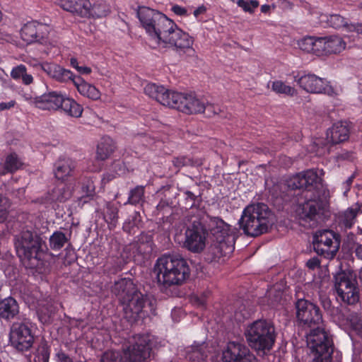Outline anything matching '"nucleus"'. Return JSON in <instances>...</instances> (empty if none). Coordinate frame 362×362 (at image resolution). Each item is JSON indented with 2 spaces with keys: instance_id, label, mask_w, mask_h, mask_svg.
Listing matches in <instances>:
<instances>
[{
  "instance_id": "1",
  "label": "nucleus",
  "mask_w": 362,
  "mask_h": 362,
  "mask_svg": "<svg viewBox=\"0 0 362 362\" xmlns=\"http://www.w3.org/2000/svg\"><path fill=\"white\" fill-rule=\"evenodd\" d=\"M153 273L158 287L163 290L182 285L189 277L190 269L180 255H164L156 260Z\"/></svg>"
},
{
  "instance_id": "2",
  "label": "nucleus",
  "mask_w": 362,
  "mask_h": 362,
  "mask_svg": "<svg viewBox=\"0 0 362 362\" xmlns=\"http://www.w3.org/2000/svg\"><path fill=\"white\" fill-rule=\"evenodd\" d=\"M111 291L122 306L124 317L128 322L134 323L141 317L147 296L138 289L131 279L122 278L115 281Z\"/></svg>"
},
{
  "instance_id": "3",
  "label": "nucleus",
  "mask_w": 362,
  "mask_h": 362,
  "mask_svg": "<svg viewBox=\"0 0 362 362\" xmlns=\"http://www.w3.org/2000/svg\"><path fill=\"white\" fill-rule=\"evenodd\" d=\"M209 227L214 240L206 259L210 262H218L233 252L235 238L230 233V226L218 217L210 218Z\"/></svg>"
},
{
  "instance_id": "4",
  "label": "nucleus",
  "mask_w": 362,
  "mask_h": 362,
  "mask_svg": "<svg viewBox=\"0 0 362 362\" xmlns=\"http://www.w3.org/2000/svg\"><path fill=\"white\" fill-rule=\"evenodd\" d=\"M240 224L246 235L257 237L268 231L273 224V214L263 203L251 204L244 209Z\"/></svg>"
},
{
  "instance_id": "5",
  "label": "nucleus",
  "mask_w": 362,
  "mask_h": 362,
  "mask_svg": "<svg viewBox=\"0 0 362 362\" xmlns=\"http://www.w3.org/2000/svg\"><path fill=\"white\" fill-rule=\"evenodd\" d=\"M15 247L18 255L27 267H38L41 256L44 253L45 243L36 232L23 230L15 238Z\"/></svg>"
},
{
  "instance_id": "6",
  "label": "nucleus",
  "mask_w": 362,
  "mask_h": 362,
  "mask_svg": "<svg viewBox=\"0 0 362 362\" xmlns=\"http://www.w3.org/2000/svg\"><path fill=\"white\" fill-rule=\"evenodd\" d=\"M248 345L258 352L270 351L275 342L276 332L273 323L267 320H257L250 324L245 332Z\"/></svg>"
},
{
  "instance_id": "7",
  "label": "nucleus",
  "mask_w": 362,
  "mask_h": 362,
  "mask_svg": "<svg viewBox=\"0 0 362 362\" xmlns=\"http://www.w3.org/2000/svg\"><path fill=\"white\" fill-rule=\"evenodd\" d=\"M137 16L146 32L158 44L166 33L175 27V23L166 16L148 7H139Z\"/></svg>"
},
{
  "instance_id": "8",
  "label": "nucleus",
  "mask_w": 362,
  "mask_h": 362,
  "mask_svg": "<svg viewBox=\"0 0 362 362\" xmlns=\"http://www.w3.org/2000/svg\"><path fill=\"white\" fill-rule=\"evenodd\" d=\"M306 341L313 356V362L332 361L333 343L323 326L310 329L306 334Z\"/></svg>"
},
{
  "instance_id": "9",
  "label": "nucleus",
  "mask_w": 362,
  "mask_h": 362,
  "mask_svg": "<svg viewBox=\"0 0 362 362\" xmlns=\"http://www.w3.org/2000/svg\"><path fill=\"white\" fill-rule=\"evenodd\" d=\"M151 339L148 334L132 336L128 344L122 348V355L124 362H145L150 357Z\"/></svg>"
},
{
  "instance_id": "10",
  "label": "nucleus",
  "mask_w": 362,
  "mask_h": 362,
  "mask_svg": "<svg viewBox=\"0 0 362 362\" xmlns=\"http://www.w3.org/2000/svg\"><path fill=\"white\" fill-rule=\"evenodd\" d=\"M296 317L298 322L310 329L323 326L322 315L320 308L313 303L299 299L296 303Z\"/></svg>"
},
{
  "instance_id": "11",
  "label": "nucleus",
  "mask_w": 362,
  "mask_h": 362,
  "mask_svg": "<svg viewBox=\"0 0 362 362\" xmlns=\"http://www.w3.org/2000/svg\"><path fill=\"white\" fill-rule=\"evenodd\" d=\"M356 281L352 275L344 272L334 276V288L341 301L352 305L359 300Z\"/></svg>"
},
{
  "instance_id": "12",
  "label": "nucleus",
  "mask_w": 362,
  "mask_h": 362,
  "mask_svg": "<svg viewBox=\"0 0 362 362\" xmlns=\"http://www.w3.org/2000/svg\"><path fill=\"white\" fill-rule=\"evenodd\" d=\"M340 246L339 235L331 230H324L315 233L313 240L315 251L327 259H332Z\"/></svg>"
},
{
  "instance_id": "13",
  "label": "nucleus",
  "mask_w": 362,
  "mask_h": 362,
  "mask_svg": "<svg viewBox=\"0 0 362 362\" xmlns=\"http://www.w3.org/2000/svg\"><path fill=\"white\" fill-rule=\"evenodd\" d=\"M35 340L29 326L23 322H13L10 328L9 341L16 350L23 352L29 350Z\"/></svg>"
},
{
  "instance_id": "14",
  "label": "nucleus",
  "mask_w": 362,
  "mask_h": 362,
  "mask_svg": "<svg viewBox=\"0 0 362 362\" xmlns=\"http://www.w3.org/2000/svg\"><path fill=\"white\" fill-rule=\"evenodd\" d=\"M208 235L204 226L198 221H194L186 229L183 247L194 253H199L206 247V240Z\"/></svg>"
},
{
  "instance_id": "15",
  "label": "nucleus",
  "mask_w": 362,
  "mask_h": 362,
  "mask_svg": "<svg viewBox=\"0 0 362 362\" xmlns=\"http://www.w3.org/2000/svg\"><path fill=\"white\" fill-rule=\"evenodd\" d=\"M321 178L313 169L299 173L287 180V186L291 189L317 191L322 186Z\"/></svg>"
},
{
  "instance_id": "16",
  "label": "nucleus",
  "mask_w": 362,
  "mask_h": 362,
  "mask_svg": "<svg viewBox=\"0 0 362 362\" xmlns=\"http://www.w3.org/2000/svg\"><path fill=\"white\" fill-rule=\"evenodd\" d=\"M223 362H257L256 356L244 344L229 341L222 352Z\"/></svg>"
},
{
  "instance_id": "17",
  "label": "nucleus",
  "mask_w": 362,
  "mask_h": 362,
  "mask_svg": "<svg viewBox=\"0 0 362 362\" xmlns=\"http://www.w3.org/2000/svg\"><path fill=\"white\" fill-rule=\"evenodd\" d=\"M171 99L173 100L171 108L188 115L202 113L204 109V100L192 94L177 92V94H173Z\"/></svg>"
},
{
  "instance_id": "18",
  "label": "nucleus",
  "mask_w": 362,
  "mask_h": 362,
  "mask_svg": "<svg viewBox=\"0 0 362 362\" xmlns=\"http://www.w3.org/2000/svg\"><path fill=\"white\" fill-rule=\"evenodd\" d=\"M295 81L303 90L310 93H325L329 96L337 94L329 82L315 74H306L298 78L295 77Z\"/></svg>"
},
{
  "instance_id": "19",
  "label": "nucleus",
  "mask_w": 362,
  "mask_h": 362,
  "mask_svg": "<svg viewBox=\"0 0 362 362\" xmlns=\"http://www.w3.org/2000/svg\"><path fill=\"white\" fill-rule=\"evenodd\" d=\"M160 43H163L165 47H174L177 51L185 52L189 49L192 50L193 40L175 24V27L172 28L163 36Z\"/></svg>"
},
{
  "instance_id": "20",
  "label": "nucleus",
  "mask_w": 362,
  "mask_h": 362,
  "mask_svg": "<svg viewBox=\"0 0 362 362\" xmlns=\"http://www.w3.org/2000/svg\"><path fill=\"white\" fill-rule=\"evenodd\" d=\"M326 207V203L319 197L314 195L300 204L297 209V213L300 218L305 221H315L323 214Z\"/></svg>"
},
{
  "instance_id": "21",
  "label": "nucleus",
  "mask_w": 362,
  "mask_h": 362,
  "mask_svg": "<svg viewBox=\"0 0 362 362\" xmlns=\"http://www.w3.org/2000/svg\"><path fill=\"white\" fill-rule=\"evenodd\" d=\"M49 27L47 24L33 21L25 23L21 28L22 39L28 43L39 42L43 44L48 37Z\"/></svg>"
},
{
  "instance_id": "22",
  "label": "nucleus",
  "mask_w": 362,
  "mask_h": 362,
  "mask_svg": "<svg viewBox=\"0 0 362 362\" xmlns=\"http://www.w3.org/2000/svg\"><path fill=\"white\" fill-rule=\"evenodd\" d=\"M41 69L50 78L60 83L72 82L74 84L75 76L70 70L53 63H43L40 64Z\"/></svg>"
},
{
  "instance_id": "23",
  "label": "nucleus",
  "mask_w": 362,
  "mask_h": 362,
  "mask_svg": "<svg viewBox=\"0 0 362 362\" xmlns=\"http://www.w3.org/2000/svg\"><path fill=\"white\" fill-rule=\"evenodd\" d=\"M349 138V128L346 122H337L327 132V139L332 144L344 142Z\"/></svg>"
},
{
  "instance_id": "24",
  "label": "nucleus",
  "mask_w": 362,
  "mask_h": 362,
  "mask_svg": "<svg viewBox=\"0 0 362 362\" xmlns=\"http://www.w3.org/2000/svg\"><path fill=\"white\" fill-rule=\"evenodd\" d=\"M76 165L74 160L69 158H59L54 164V176L62 181L74 175Z\"/></svg>"
},
{
  "instance_id": "25",
  "label": "nucleus",
  "mask_w": 362,
  "mask_h": 362,
  "mask_svg": "<svg viewBox=\"0 0 362 362\" xmlns=\"http://www.w3.org/2000/svg\"><path fill=\"white\" fill-rule=\"evenodd\" d=\"M64 97V96L63 95L56 91L45 93L41 95V100L40 103L38 104V108L48 110H59Z\"/></svg>"
},
{
  "instance_id": "26",
  "label": "nucleus",
  "mask_w": 362,
  "mask_h": 362,
  "mask_svg": "<svg viewBox=\"0 0 362 362\" xmlns=\"http://www.w3.org/2000/svg\"><path fill=\"white\" fill-rule=\"evenodd\" d=\"M19 313L17 301L11 298L0 300V318L7 321L13 319Z\"/></svg>"
},
{
  "instance_id": "27",
  "label": "nucleus",
  "mask_w": 362,
  "mask_h": 362,
  "mask_svg": "<svg viewBox=\"0 0 362 362\" xmlns=\"http://www.w3.org/2000/svg\"><path fill=\"white\" fill-rule=\"evenodd\" d=\"M74 86L82 95L90 99L95 100L100 97V91L94 86L86 82L81 76L75 78Z\"/></svg>"
},
{
  "instance_id": "28",
  "label": "nucleus",
  "mask_w": 362,
  "mask_h": 362,
  "mask_svg": "<svg viewBox=\"0 0 362 362\" xmlns=\"http://www.w3.org/2000/svg\"><path fill=\"white\" fill-rule=\"evenodd\" d=\"M361 211L357 205L347 209L344 212L339 214L337 216L338 225L344 229L351 228L355 223L357 214Z\"/></svg>"
},
{
  "instance_id": "29",
  "label": "nucleus",
  "mask_w": 362,
  "mask_h": 362,
  "mask_svg": "<svg viewBox=\"0 0 362 362\" xmlns=\"http://www.w3.org/2000/svg\"><path fill=\"white\" fill-rule=\"evenodd\" d=\"M206 345L205 343H194L185 348V357L192 362H200L206 357Z\"/></svg>"
},
{
  "instance_id": "30",
  "label": "nucleus",
  "mask_w": 362,
  "mask_h": 362,
  "mask_svg": "<svg viewBox=\"0 0 362 362\" xmlns=\"http://www.w3.org/2000/svg\"><path fill=\"white\" fill-rule=\"evenodd\" d=\"M89 2L87 17L103 18L110 13V7L104 0H89Z\"/></svg>"
},
{
  "instance_id": "31",
  "label": "nucleus",
  "mask_w": 362,
  "mask_h": 362,
  "mask_svg": "<svg viewBox=\"0 0 362 362\" xmlns=\"http://www.w3.org/2000/svg\"><path fill=\"white\" fill-rule=\"evenodd\" d=\"M115 148V144L110 137L102 138L97 148V159L106 160L114 152Z\"/></svg>"
},
{
  "instance_id": "32",
  "label": "nucleus",
  "mask_w": 362,
  "mask_h": 362,
  "mask_svg": "<svg viewBox=\"0 0 362 362\" xmlns=\"http://www.w3.org/2000/svg\"><path fill=\"white\" fill-rule=\"evenodd\" d=\"M118 212V206L117 204L112 202H107L105 207L103 209V218L108 224L110 229H112L116 226L119 218Z\"/></svg>"
},
{
  "instance_id": "33",
  "label": "nucleus",
  "mask_w": 362,
  "mask_h": 362,
  "mask_svg": "<svg viewBox=\"0 0 362 362\" xmlns=\"http://www.w3.org/2000/svg\"><path fill=\"white\" fill-rule=\"evenodd\" d=\"M172 163L176 170V173H178L183 167L200 166L202 165V161L198 158L182 155L174 157L172 160Z\"/></svg>"
},
{
  "instance_id": "34",
  "label": "nucleus",
  "mask_w": 362,
  "mask_h": 362,
  "mask_svg": "<svg viewBox=\"0 0 362 362\" xmlns=\"http://www.w3.org/2000/svg\"><path fill=\"white\" fill-rule=\"evenodd\" d=\"M71 232L66 235L60 230H57L49 237V247L53 250H61L71 238Z\"/></svg>"
},
{
  "instance_id": "35",
  "label": "nucleus",
  "mask_w": 362,
  "mask_h": 362,
  "mask_svg": "<svg viewBox=\"0 0 362 362\" xmlns=\"http://www.w3.org/2000/svg\"><path fill=\"white\" fill-rule=\"evenodd\" d=\"M68 115L78 117L81 115L83 108L74 100L64 97L60 108Z\"/></svg>"
},
{
  "instance_id": "36",
  "label": "nucleus",
  "mask_w": 362,
  "mask_h": 362,
  "mask_svg": "<svg viewBox=\"0 0 362 362\" xmlns=\"http://www.w3.org/2000/svg\"><path fill=\"white\" fill-rule=\"evenodd\" d=\"M71 197V192L64 184L56 186L49 193V199L52 202H64Z\"/></svg>"
},
{
  "instance_id": "37",
  "label": "nucleus",
  "mask_w": 362,
  "mask_h": 362,
  "mask_svg": "<svg viewBox=\"0 0 362 362\" xmlns=\"http://www.w3.org/2000/svg\"><path fill=\"white\" fill-rule=\"evenodd\" d=\"M345 42L339 36H331L326 39V54L339 53L345 49Z\"/></svg>"
},
{
  "instance_id": "38",
  "label": "nucleus",
  "mask_w": 362,
  "mask_h": 362,
  "mask_svg": "<svg viewBox=\"0 0 362 362\" xmlns=\"http://www.w3.org/2000/svg\"><path fill=\"white\" fill-rule=\"evenodd\" d=\"M327 23L335 29L342 28L349 32H354L351 26L355 25V23H349L348 19L339 14L330 15L327 19Z\"/></svg>"
},
{
  "instance_id": "39",
  "label": "nucleus",
  "mask_w": 362,
  "mask_h": 362,
  "mask_svg": "<svg viewBox=\"0 0 362 362\" xmlns=\"http://www.w3.org/2000/svg\"><path fill=\"white\" fill-rule=\"evenodd\" d=\"M173 94H177V92L170 91L163 86H158V88H157L156 92V95L153 96V98L156 99L163 105L172 107L173 100L171 98Z\"/></svg>"
},
{
  "instance_id": "40",
  "label": "nucleus",
  "mask_w": 362,
  "mask_h": 362,
  "mask_svg": "<svg viewBox=\"0 0 362 362\" xmlns=\"http://www.w3.org/2000/svg\"><path fill=\"white\" fill-rule=\"evenodd\" d=\"M11 76L13 79H21L25 85L30 84L33 81V76L27 74L26 68L23 64L14 67L11 72Z\"/></svg>"
},
{
  "instance_id": "41",
  "label": "nucleus",
  "mask_w": 362,
  "mask_h": 362,
  "mask_svg": "<svg viewBox=\"0 0 362 362\" xmlns=\"http://www.w3.org/2000/svg\"><path fill=\"white\" fill-rule=\"evenodd\" d=\"M153 237L151 235L141 233L138 240L139 252L146 255L153 251Z\"/></svg>"
},
{
  "instance_id": "42",
  "label": "nucleus",
  "mask_w": 362,
  "mask_h": 362,
  "mask_svg": "<svg viewBox=\"0 0 362 362\" xmlns=\"http://www.w3.org/2000/svg\"><path fill=\"white\" fill-rule=\"evenodd\" d=\"M23 165V163L15 153L8 155L4 162V170L5 171L2 174H5L6 172L13 173L18 170Z\"/></svg>"
},
{
  "instance_id": "43",
  "label": "nucleus",
  "mask_w": 362,
  "mask_h": 362,
  "mask_svg": "<svg viewBox=\"0 0 362 362\" xmlns=\"http://www.w3.org/2000/svg\"><path fill=\"white\" fill-rule=\"evenodd\" d=\"M49 347L45 341H42L38 346L34 357V362H49Z\"/></svg>"
},
{
  "instance_id": "44",
  "label": "nucleus",
  "mask_w": 362,
  "mask_h": 362,
  "mask_svg": "<svg viewBox=\"0 0 362 362\" xmlns=\"http://www.w3.org/2000/svg\"><path fill=\"white\" fill-rule=\"evenodd\" d=\"M144 198V187L139 185L130 191L128 203L136 205L143 202Z\"/></svg>"
},
{
  "instance_id": "45",
  "label": "nucleus",
  "mask_w": 362,
  "mask_h": 362,
  "mask_svg": "<svg viewBox=\"0 0 362 362\" xmlns=\"http://www.w3.org/2000/svg\"><path fill=\"white\" fill-rule=\"evenodd\" d=\"M272 88L276 93L285 94L291 96L294 95L296 93V90L294 88L286 85L281 81H274Z\"/></svg>"
},
{
  "instance_id": "46",
  "label": "nucleus",
  "mask_w": 362,
  "mask_h": 362,
  "mask_svg": "<svg viewBox=\"0 0 362 362\" xmlns=\"http://www.w3.org/2000/svg\"><path fill=\"white\" fill-rule=\"evenodd\" d=\"M156 211L157 216H160L161 219L164 222L173 214V209L167 202L162 200L157 205Z\"/></svg>"
},
{
  "instance_id": "47",
  "label": "nucleus",
  "mask_w": 362,
  "mask_h": 362,
  "mask_svg": "<svg viewBox=\"0 0 362 362\" xmlns=\"http://www.w3.org/2000/svg\"><path fill=\"white\" fill-rule=\"evenodd\" d=\"M100 362H124V361L121 352L109 350L103 354Z\"/></svg>"
},
{
  "instance_id": "48",
  "label": "nucleus",
  "mask_w": 362,
  "mask_h": 362,
  "mask_svg": "<svg viewBox=\"0 0 362 362\" xmlns=\"http://www.w3.org/2000/svg\"><path fill=\"white\" fill-rule=\"evenodd\" d=\"M326 39L327 37H315L313 43V54L321 56L326 54Z\"/></svg>"
},
{
  "instance_id": "49",
  "label": "nucleus",
  "mask_w": 362,
  "mask_h": 362,
  "mask_svg": "<svg viewBox=\"0 0 362 362\" xmlns=\"http://www.w3.org/2000/svg\"><path fill=\"white\" fill-rule=\"evenodd\" d=\"M238 6L243 9L244 11L252 13L255 8L259 6V2L256 0H238Z\"/></svg>"
},
{
  "instance_id": "50",
  "label": "nucleus",
  "mask_w": 362,
  "mask_h": 362,
  "mask_svg": "<svg viewBox=\"0 0 362 362\" xmlns=\"http://www.w3.org/2000/svg\"><path fill=\"white\" fill-rule=\"evenodd\" d=\"M88 6H90L89 0H78V4L74 13L81 17H87L88 12Z\"/></svg>"
},
{
  "instance_id": "51",
  "label": "nucleus",
  "mask_w": 362,
  "mask_h": 362,
  "mask_svg": "<svg viewBox=\"0 0 362 362\" xmlns=\"http://www.w3.org/2000/svg\"><path fill=\"white\" fill-rule=\"evenodd\" d=\"M348 240L350 242V243H352L353 246L351 248L353 249L354 247L356 257L362 259V244L358 241V236L354 235L353 233H350L348 235Z\"/></svg>"
},
{
  "instance_id": "52",
  "label": "nucleus",
  "mask_w": 362,
  "mask_h": 362,
  "mask_svg": "<svg viewBox=\"0 0 362 362\" xmlns=\"http://www.w3.org/2000/svg\"><path fill=\"white\" fill-rule=\"evenodd\" d=\"M314 37H305L298 42L300 49L308 53H313Z\"/></svg>"
},
{
  "instance_id": "53",
  "label": "nucleus",
  "mask_w": 362,
  "mask_h": 362,
  "mask_svg": "<svg viewBox=\"0 0 362 362\" xmlns=\"http://www.w3.org/2000/svg\"><path fill=\"white\" fill-rule=\"evenodd\" d=\"M8 199L0 194V223L4 222L8 215Z\"/></svg>"
},
{
  "instance_id": "54",
  "label": "nucleus",
  "mask_w": 362,
  "mask_h": 362,
  "mask_svg": "<svg viewBox=\"0 0 362 362\" xmlns=\"http://www.w3.org/2000/svg\"><path fill=\"white\" fill-rule=\"evenodd\" d=\"M137 214H135L132 220L126 221L123 225V230L129 234H135L137 232L138 226L136 223Z\"/></svg>"
},
{
  "instance_id": "55",
  "label": "nucleus",
  "mask_w": 362,
  "mask_h": 362,
  "mask_svg": "<svg viewBox=\"0 0 362 362\" xmlns=\"http://www.w3.org/2000/svg\"><path fill=\"white\" fill-rule=\"evenodd\" d=\"M204 107L202 113L205 114V115L208 117H211L219 113L221 111L220 108L218 106H215L213 104L206 103L204 100Z\"/></svg>"
},
{
  "instance_id": "56",
  "label": "nucleus",
  "mask_w": 362,
  "mask_h": 362,
  "mask_svg": "<svg viewBox=\"0 0 362 362\" xmlns=\"http://www.w3.org/2000/svg\"><path fill=\"white\" fill-rule=\"evenodd\" d=\"M78 0H60V6L65 11L74 13Z\"/></svg>"
},
{
  "instance_id": "57",
  "label": "nucleus",
  "mask_w": 362,
  "mask_h": 362,
  "mask_svg": "<svg viewBox=\"0 0 362 362\" xmlns=\"http://www.w3.org/2000/svg\"><path fill=\"white\" fill-rule=\"evenodd\" d=\"M95 191V187L93 183L88 180L86 184H83L82 186V192L85 194L86 197L93 196Z\"/></svg>"
},
{
  "instance_id": "58",
  "label": "nucleus",
  "mask_w": 362,
  "mask_h": 362,
  "mask_svg": "<svg viewBox=\"0 0 362 362\" xmlns=\"http://www.w3.org/2000/svg\"><path fill=\"white\" fill-rule=\"evenodd\" d=\"M157 88H158V86L155 83H148L144 88V92L149 97L152 98L156 95V92Z\"/></svg>"
},
{
  "instance_id": "59",
  "label": "nucleus",
  "mask_w": 362,
  "mask_h": 362,
  "mask_svg": "<svg viewBox=\"0 0 362 362\" xmlns=\"http://www.w3.org/2000/svg\"><path fill=\"white\" fill-rule=\"evenodd\" d=\"M25 100L30 104L34 105L38 108V104L40 103L41 96H32L30 95H24Z\"/></svg>"
},
{
  "instance_id": "60",
  "label": "nucleus",
  "mask_w": 362,
  "mask_h": 362,
  "mask_svg": "<svg viewBox=\"0 0 362 362\" xmlns=\"http://www.w3.org/2000/svg\"><path fill=\"white\" fill-rule=\"evenodd\" d=\"M320 265V261L317 257H314L308 260L306 263V266L310 269H315L317 267H319Z\"/></svg>"
},
{
  "instance_id": "61",
  "label": "nucleus",
  "mask_w": 362,
  "mask_h": 362,
  "mask_svg": "<svg viewBox=\"0 0 362 362\" xmlns=\"http://www.w3.org/2000/svg\"><path fill=\"white\" fill-rule=\"evenodd\" d=\"M171 10L177 16H186L187 13L186 8L179 5H174Z\"/></svg>"
},
{
  "instance_id": "62",
  "label": "nucleus",
  "mask_w": 362,
  "mask_h": 362,
  "mask_svg": "<svg viewBox=\"0 0 362 362\" xmlns=\"http://www.w3.org/2000/svg\"><path fill=\"white\" fill-rule=\"evenodd\" d=\"M16 105L15 100H11L9 102H3L0 103V111L9 110L13 107Z\"/></svg>"
},
{
  "instance_id": "63",
  "label": "nucleus",
  "mask_w": 362,
  "mask_h": 362,
  "mask_svg": "<svg viewBox=\"0 0 362 362\" xmlns=\"http://www.w3.org/2000/svg\"><path fill=\"white\" fill-rule=\"evenodd\" d=\"M321 303H322V305L323 306L324 309L325 310H327L328 311H331V309H332V302L331 300L327 298V297H323L321 298Z\"/></svg>"
},
{
  "instance_id": "64",
  "label": "nucleus",
  "mask_w": 362,
  "mask_h": 362,
  "mask_svg": "<svg viewBox=\"0 0 362 362\" xmlns=\"http://www.w3.org/2000/svg\"><path fill=\"white\" fill-rule=\"evenodd\" d=\"M57 356L59 362H74L73 360L64 352L58 353Z\"/></svg>"
}]
</instances>
